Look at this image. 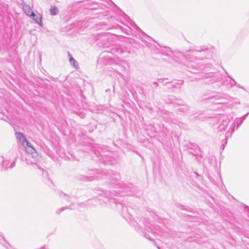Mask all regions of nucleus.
Masks as SVG:
<instances>
[{
  "label": "nucleus",
  "instance_id": "obj_7",
  "mask_svg": "<svg viewBox=\"0 0 249 249\" xmlns=\"http://www.w3.org/2000/svg\"><path fill=\"white\" fill-rule=\"evenodd\" d=\"M31 17L33 18V19L36 23H38L41 26H43L41 20L42 18L40 15L38 14L36 15L34 14V16H31Z\"/></svg>",
  "mask_w": 249,
  "mask_h": 249
},
{
  "label": "nucleus",
  "instance_id": "obj_8",
  "mask_svg": "<svg viewBox=\"0 0 249 249\" xmlns=\"http://www.w3.org/2000/svg\"><path fill=\"white\" fill-rule=\"evenodd\" d=\"M23 10L25 13L29 17L31 16H34V13L31 10L30 7L28 5H25L23 7Z\"/></svg>",
  "mask_w": 249,
  "mask_h": 249
},
{
  "label": "nucleus",
  "instance_id": "obj_11",
  "mask_svg": "<svg viewBox=\"0 0 249 249\" xmlns=\"http://www.w3.org/2000/svg\"><path fill=\"white\" fill-rule=\"evenodd\" d=\"M26 146H27V148H26V151L28 152H29L31 154H33L34 152H35V149L34 148H33L31 145L30 144H28V145H25V147H26Z\"/></svg>",
  "mask_w": 249,
  "mask_h": 249
},
{
  "label": "nucleus",
  "instance_id": "obj_18",
  "mask_svg": "<svg viewBox=\"0 0 249 249\" xmlns=\"http://www.w3.org/2000/svg\"><path fill=\"white\" fill-rule=\"evenodd\" d=\"M158 249H160V247H158Z\"/></svg>",
  "mask_w": 249,
  "mask_h": 249
},
{
  "label": "nucleus",
  "instance_id": "obj_15",
  "mask_svg": "<svg viewBox=\"0 0 249 249\" xmlns=\"http://www.w3.org/2000/svg\"><path fill=\"white\" fill-rule=\"evenodd\" d=\"M177 55L178 56H181V55H182V53H177Z\"/></svg>",
  "mask_w": 249,
  "mask_h": 249
},
{
  "label": "nucleus",
  "instance_id": "obj_1",
  "mask_svg": "<svg viewBox=\"0 0 249 249\" xmlns=\"http://www.w3.org/2000/svg\"><path fill=\"white\" fill-rule=\"evenodd\" d=\"M137 224L142 230H143V232L145 237L150 240H152L151 234L158 233L159 227L158 226H153L152 227H150L151 224L145 219H141Z\"/></svg>",
  "mask_w": 249,
  "mask_h": 249
},
{
  "label": "nucleus",
  "instance_id": "obj_6",
  "mask_svg": "<svg viewBox=\"0 0 249 249\" xmlns=\"http://www.w3.org/2000/svg\"><path fill=\"white\" fill-rule=\"evenodd\" d=\"M68 56L69 58V62L71 66H72L74 68L77 69L79 68V65L78 62L74 59L72 55L68 53Z\"/></svg>",
  "mask_w": 249,
  "mask_h": 249
},
{
  "label": "nucleus",
  "instance_id": "obj_3",
  "mask_svg": "<svg viewBox=\"0 0 249 249\" xmlns=\"http://www.w3.org/2000/svg\"><path fill=\"white\" fill-rule=\"evenodd\" d=\"M230 119H232V117H229L224 115L222 116L219 118L218 122V129L220 131L225 130L226 128L228 127V124L230 121Z\"/></svg>",
  "mask_w": 249,
  "mask_h": 249
},
{
  "label": "nucleus",
  "instance_id": "obj_10",
  "mask_svg": "<svg viewBox=\"0 0 249 249\" xmlns=\"http://www.w3.org/2000/svg\"><path fill=\"white\" fill-rule=\"evenodd\" d=\"M234 126L233 125V124L232 123L229 126L228 128V131L226 132V137H228L229 136H231V133L234 131Z\"/></svg>",
  "mask_w": 249,
  "mask_h": 249
},
{
  "label": "nucleus",
  "instance_id": "obj_17",
  "mask_svg": "<svg viewBox=\"0 0 249 249\" xmlns=\"http://www.w3.org/2000/svg\"><path fill=\"white\" fill-rule=\"evenodd\" d=\"M232 82H233L234 83H235V81H234L233 79H232Z\"/></svg>",
  "mask_w": 249,
  "mask_h": 249
},
{
  "label": "nucleus",
  "instance_id": "obj_5",
  "mask_svg": "<svg viewBox=\"0 0 249 249\" xmlns=\"http://www.w3.org/2000/svg\"><path fill=\"white\" fill-rule=\"evenodd\" d=\"M2 166L4 168V169H7L8 168H11L15 166V162H10L8 160H3L2 163Z\"/></svg>",
  "mask_w": 249,
  "mask_h": 249
},
{
  "label": "nucleus",
  "instance_id": "obj_9",
  "mask_svg": "<svg viewBox=\"0 0 249 249\" xmlns=\"http://www.w3.org/2000/svg\"><path fill=\"white\" fill-rule=\"evenodd\" d=\"M50 14L52 16H55L58 14V9L57 7L52 6L50 9Z\"/></svg>",
  "mask_w": 249,
  "mask_h": 249
},
{
  "label": "nucleus",
  "instance_id": "obj_4",
  "mask_svg": "<svg viewBox=\"0 0 249 249\" xmlns=\"http://www.w3.org/2000/svg\"><path fill=\"white\" fill-rule=\"evenodd\" d=\"M16 138L19 140L23 146H25V145H28V144H29V142L27 141L26 138L22 133L17 132L16 133Z\"/></svg>",
  "mask_w": 249,
  "mask_h": 249
},
{
  "label": "nucleus",
  "instance_id": "obj_2",
  "mask_svg": "<svg viewBox=\"0 0 249 249\" xmlns=\"http://www.w3.org/2000/svg\"><path fill=\"white\" fill-rule=\"evenodd\" d=\"M199 52V51L196 50H189L186 52V55L189 57V60L196 64V65H193L195 68L201 65L200 61L202 59L197 58Z\"/></svg>",
  "mask_w": 249,
  "mask_h": 249
},
{
  "label": "nucleus",
  "instance_id": "obj_14",
  "mask_svg": "<svg viewBox=\"0 0 249 249\" xmlns=\"http://www.w3.org/2000/svg\"><path fill=\"white\" fill-rule=\"evenodd\" d=\"M64 210V208H62L61 209H60L59 210H58L57 213H59L61 211H63Z\"/></svg>",
  "mask_w": 249,
  "mask_h": 249
},
{
  "label": "nucleus",
  "instance_id": "obj_19",
  "mask_svg": "<svg viewBox=\"0 0 249 249\" xmlns=\"http://www.w3.org/2000/svg\"><path fill=\"white\" fill-rule=\"evenodd\" d=\"M44 249V248H43V249Z\"/></svg>",
  "mask_w": 249,
  "mask_h": 249
},
{
  "label": "nucleus",
  "instance_id": "obj_12",
  "mask_svg": "<svg viewBox=\"0 0 249 249\" xmlns=\"http://www.w3.org/2000/svg\"><path fill=\"white\" fill-rule=\"evenodd\" d=\"M249 114V113H247L246 114L244 115L242 118H240L241 120L244 121V120L246 118V116Z\"/></svg>",
  "mask_w": 249,
  "mask_h": 249
},
{
  "label": "nucleus",
  "instance_id": "obj_16",
  "mask_svg": "<svg viewBox=\"0 0 249 249\" xmlns=\"http://www.w3.org/2000/svg\"><path fill=\"white\" fill-rule=\"evenodd\" d=\"M116 176H117L116 178H119V176L118 175H117Z\"/></svg>",
  "mask_w": 249,
  "mask_h": 249
},
{
  "label": "nucleus",
  "instance_id": "obj_13",
  "mask_svg": "<svg viewBox=\"0 0 249 249\" xmlns=\"http://www.w3.org/2000/svg\"><path fill=\"white\" fill-rule=\"evenodd\" d=\"M243 121V120H241L240 122H239V124H237V128H238V126L242 123Z\"/></svg>",
  "mask_w": 249,
  "mask_h": 249
}]
</instances>
